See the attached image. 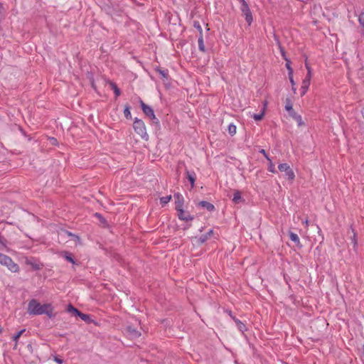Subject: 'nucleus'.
Here are the masks:
<instances>
[{
	"label": "nucleus",
	"instance_id": "obj_1",
	"mask_svg": "<svg viewBox=\"0 0 364 364\" xmlns=\"http://www.w3.org/2000/svg\"><path fill=\"white\" fill-rule=\"evenodd\" d=\"M53 307L50 304H41L37 300L33 299L28 304V313L30 315L46 314L49 318L53 317Z\"/></svg>",
	"mask_w": 364,
	"mask_h": 364
},
{
	"label": "nucleus",
	"instance_id": "obj_2",
	"mask_svg": "<svg viewBox=\"0 0 364 364\" xmlns=\"http://www.w3.org/2000/svg\"><path fill=\"white\" fill-rule=\"evenodd\" d=\"M133 128L134 132L143 139L148 140L149 135L146 132V125L141 119L136 117L134 120Z\"/></svg>",
	"mask_w": 364,
	"mask_h": 364
},
{
	"label": "nucleus",
	"instance_id": "obj_3",
	"mask_svg": "<svg viewBox=\"0 0 364 364\" xmlns=\"http://www.w3.org/2000/svg\"><path fill=\"white\" fill-rule=\"evenodd\" d=\"M139 104L144 114L153 120L154 123L159 124V120L156 117L154 111L152 107L145 104L141 99L139 100Z\"/></svg>",
	"mask_w": 364,
	"mask_h": 364
},
{
	"label": "nucleus",
	"instance_id": "obj_4",
	"mask_svg": "<svg viewBox=\"0 0 364 364\" xmlns=\"http://www.w3.org/2000/svg\"><path fill=\"white\" fill-rule=\"evenodd\" d=\"M278 169L281 172H285V175L289 180L293 181L294 179L295 174H294L293 170L289 166V165H288L287 164H286V163L280 164L278 166Z\"/></svg>",
	"mask_w": 364,
	"mask_h": 364
},
{
	"label": "nucleus",
	"instance_id": "obj_5",
	"mask_svg": "<svg viewBox=\"0 0 364 364\" xmlns=\"http://www.w3.org/2000/svg\"><path fill=\"white\" fill-rule=\"evenodd\" d=\"M240 10L243 14V16L245 17V21L248 23L249 26L251 25L253 18L252 12L249 8V6L247 2H244V4H241Z\"/></svg>",
	"mask_w": 364,
	"mask_h": 364
},
{
	"label": "nucleus",
	"instance_id": "obj_6",
	"mask_svg": "<svg viewBox=\"0 0 364 364\" xmlns=\"http://www.w3.org/2000/svg\"><path fill=\"white\" fill-rule=\"evenodd\" d=\"M125 333L131 339H136L141 336V332L132 326H127L125 328Z\"/></svg>",
	"mask_w": 364,
	"mask_h": 364
},
{
	"label": "nucleus",
	"instance_id": "obj_7",
	"mask_svg": "<svg viewBox=\"0 0 364 364\" xmlns=\"http://www.w3.org/2000/svg\"><path fill=\"white\" fill-rule=\"evenodd\" d=\"M178 217L180 220L184 221H190L193 220V217L188 213H186L183 209L177 210Z\"/></svg>",
	"mask_w": 364,
	"mask_h": 364
},
{
	"label": "nucleus",
	"instance_id": "obj_8",
	"mask_svg": "<svg viewBox=\"0 0 364 364\" xmlns=\"http://www.w3.org/2000/svg\"><path fill=\"white\" fill-rule=\"evenodd\" d=\"M26 264L31 267L33 270H38L42 268L43 265L37 262L33 258H27Z\"/></svg>",
	"mask_w": 364,
	"mask_h": 364
},
{
	"label": "nucleus",
	"instance_id": "obj_9",
	"mask_svg": "<svg viewBox=\"0 0 364 364\" xmlns=\"http://www.w3.org/2000/svg\"><path fill=\"white\" fill-rule=\"evenodd\" d=\"M174 198H176V202H175L176 210H177L183 209V198L181 196V194H180L179 193H175Z\"/></svg>",
	"mask_w": 364,
	"mask_h": 364
},
{
	"label": "nucleus",
	"instance_id": "obj_10",
	"mask_svg": "<svg viewBox=\"0 0 364 364\" xmlns=\"http://www.w3.org/2000/svg\"><path fill=\"white\" fill-rule=\"evenodd\" d=\"M8 267V269L12 272H18L19 271V267L17 264H16L10 257L9 261L7 262V264L5 265Z\"/></svg>",
	"mask_w": 364,
	"mask_h": 364
},
{
	"label": "nucleus",
	"instance_id": "obj_11",
	"mask_svg": "<svg viewBox=\"0 0 364 364\" xmlns=\"http://www.w3.org/2000/svg\"><path fill=\"white\" fill-rule=\"evenodd\" d=\"M198 205L203 208H205L207 210L210 212H212L215 210V206L212 203L205 200L200 201L198 203Z\"/></svg>",
	"mask_w": 364,
	"mask_h": 364
},
{
	"label": "nucleus",
	"instance_id": "obj_12",
	"mask_svg": "<svg viewBox=\"0 0 364 364\" xmlns=\"http://www.w3.org/2000/svg\"><path fill=\"white\" fill-rule=\"evenodd\" d=\"M289 114L298 123L299 126H302L304 124L302 121L301 116L297 114L294 110L289 113Z\"/></svg>",
	"mask_w": 364,
	"mask_h": 364
},
{
	"label": "nucleus",
	"instance_id": "obj_13",
	"mask_svg": "<svg viewBox=\"0 0 364 364\" xmlns=\"http://www.w3.org/2000/svg\"><path fill=\"white\" fill-rule=\"evenodd\" d=\"M186 174L187 179L190 181L191 188L194 187L196 181V173L194 172H190L187 169L186 170Z\"/></svg>",
	"mask_w": 364,
	"mask_h": 364
},
{
	"label": "nucleus",
	"instance_id": "obj_14",
	"mask_svg": "<svg viewBox=\"0 0 364 364\" xmlns=\"http://www.w3.org/2000/svg\"><path fill=\"white\" fill-rule=\"evenodd\" d=\"M61 256L64 257L67 261L70 262L72 264H75V261L73 257V255L67 251H63L60 253Z\"/></svg>",
	"mask_w": 364,
	"mask_h": 364
},
{
	"label": "nucleus",
	"instance_id": "obj_15",
	"mask_svg": "<svg viewBox=\"0 0 364 364\" xmlns=\"http://www.w3.org/2000/svg\"><path fill=\"white\" fill-rule=\"evenodd\" d=\"M213 234V230H209L207 233L204 234V235H202L199 238H198V242L200 243V244H203L205 242H206L210 237V236Z\"/></svg>",
	"mask_w": 364,
	"mask_h": 364
},
{
	"label": "nucleus",
	"instance_id": "obj_16",
	"mask_svg": "<svg viewBox=\"0 0 364 364\" xmlns=\"http://www.w3.org/2000/svg\"><path fill=\"white\" fill-rule=\"evenodd\" d=\"M233 320L235 321L236 326L240 331L244 333L247 331L245 325L242 321L235 317H233Z\"/></svg>",
	"mask_w": 364,
	"mask_h": 364
},
{
	"label": "nucleus",
	"instance_id": "obj_17",
	"mask_svg": "<svg viewBox=\"0 0 364 364\" xmlns=\"http://www.w3.org/2000/svg\"><path fill=\"white\" fill-rule=\"evenodd\" d=\"M232 201L237 204L242 201V198L241 196V193L239 191H235L233 195Z\"/></svg>",
	"mask_w": 364,
	"mask_h": 364
},
{
	"label": "nucleus",
	"instance_id": "obj_18",
	"mask_svg": "<svg viewBox=\"0 0 364 364\" xmlns=\"http://www.w3.org/2000/svg\"><path fill=\"white\" fill-rule=\"evenodd\" d=\"M198 43V49L201 52L205 53V45H204V42H203V35H199Z\"/></svg>",
	"mask_w": 364,
	"mask_h": 364
},
{
	"label": "nucleus",
	"instance_id": "obj_19",
	"mask_svg": "<svg viewBox=\"0 0 364 364\" xmlns=\"http://www.w3.org/2000/svg\"><path fill=\"white\" fill-rule=\"evenodd\" d=\"M285 109L290 113L294 111L293 105L291 100L289 98H287L285 100Z\"/></svg>",
	"mask_w": 364,
	"mask_h": 364
},
{
	"label": "nucleus",
	"instance_id": "obj_20",
	"mask_svg": "<svg viewBox=\"0 0 364 364\" xmlns=\"http://www.w3.org/2000/svg\"><path fill=\"white\" fill-rule=\"evenodd\" d=\"M156 71L158 72L161 75V77L164 80H167L168 79V70H162L160 68H156Z\"/></svg>",
	"mask_w": 364,
	"mask_h": 364
},
{
	"label": "nucleus",
	"instance_id": "obj_21",
	"mask_svg": "<svg viewBox=\"0 0 364 364\" xmlns=\"http://www.w3.org/2000/svg\"><path fill=\"white\" fill-rule=\"evenodd\" d=\"M109 85H110L112 89L114 91V93L115 95V97H119L121 95V91L119 89V87L117 86V85L114 82H110Z\"/></svg>",
	"mask_w": 364,
	"mask_h": 364
},
{
	"label": "nucleus",
	"instance_id": "obj_22",
	"mask_svg": "<svg viewBox=\"0 0 364 364\" xmlns=\"http://www.w3.org/2000/svg\"><path fill=\"white\" fill-rule=\"evenodd\" d=\"M26 331V329L23 328L22 330H21L20 331H18L16 334H15L14 336H13L12 337V339L14 341H15V346H14V348H16V346H17V343H18V338H20V336Z\"/></svg>",
	"mask_w": 364,
	"mask_h": 364
},
{
	"label": "nucleus",
	"instance_id": "obj_23",
	"mask_svg": "<svg viewBox=\"0 0 364 364\" xmlns=\"http://www.w3.org/2000/svg\"><path fill=\"white\" fill-rule=\"evenodd\" d=\"M95 217L98 218L100 223L103 225L104 226H106L107 225V222L106 219L99 213H95Z\"/></svg>",
	"mask_w": 364,
	"mask_h": 364
},
{
	"label": "nucleus",
	"instance_id": "obj_24",
	"mask_svg": "<svg viewBox=\"0 0 364 364\" xmlns=\"http://www.w3.org/2000/svg\"><path fill=\"white\" fill-rule=\"evenodd\" d=\"M9 258L10 257L9 256L0 253V264L5 266L7 264V262L9 261Z\"/></svg>",
	"mask_w": 364,
	"mask_h": 364
},
{
	"label": "nucleus",
	"instance_id": "obj_25",
	"mask_svg": "<svg viewBox=\"0 0 364 364\" xmlns=\"http://www.w3.org/2000/svg\"><path fill=\"white\" fill-rule=\"evenodd\" d=\"M289 237H290L291 240L294 242L297 245H300L299 238L296 233L290 232Z\"/></svg>",
	"mask_w": 364,
	"mask_h": 364
},
{
	"label": "nucleus",
	"instance_id": "obj_26",
	"mask_svg": "<svg viewBox=\"0 0 364 364\" xmlns=\"http://www.w3.org/2000/svg\"><path fill=\"white\" fill-rule=\"evenodd\" d=\"M284 60L286 61V68L288 70V75H291V74H293V69L290 65L291 61L287 57H284Z\"/></svg>",
	"mask_w": 364,
	"mask_h": 364
},
{
	"label": "nucleus",
	"instance_id": "obj_27",
	"mask_svg": "<svg viewBox=\"0 0 364 364\" xmlns=\"http://www.w3.org/2000/svg\"><path fill=\"white\" fill-rule=\"evenodd\" d=\"M236 131H237V127H236V126L234 124H229V126H228V133L231 136L235 135L236 134Z\"/></svg>",
	"mask_w": 364,
	"mask_h": 364
},
{
	"label": "nucleus",
	"instance_id": "obj_28",
	"mask_svg": "<svg viewBox=\"0 0 364 364\" xmlns=\"http://www.w3.org/2000/svg\"><path fill=\"white\" fill-rule=\"evenodd\" d=\"M124 114L127 119L132 118L129 105H125L124 110Z\"/></svg>",
	"mask_w": 364,
	"mask_h": 364
},
{
	"label": "nucleus",
	"instance_id": "obj_29",
	"mask_svg": "<svg viewBox=\"0 0 364 364\" xmlns=\"http://www.w3.org/2000/svg\"><path fill=\"white\" fill-rule=\"evenodd\" d=\"M77 315L84 321H90V316L88 314H83L79 311H77Z\"/></svg>",
	"mask_w": 364,
	"mask_h": 364
},
{
	"label": "nucleus",
	"instance_id": "obj_30",
	"mask_svg": "<svg viewBox=\"0 0 364 364\" xmlns=\"http://www.w3.org/2000/svg\"><path fill=\"white\" fill-rule=\"evenodd\" d=\"M171 199V196H166L160 198V202L162 205L167 204Z\"/></svg>",
	"mask_w": 364,
	"mask_h": 364
},
{
	"label": "nucleus",
	"instance_id": "obj_31",
	"mask_svg": "<svg viewBox=\"0 0 364 364\" xmlns=\"http://www.w3.org/2000/svg\"><path fill=\"white\" fill-rule=\"evenodd\" d=\"M350 230L353 232V235L350 237V240L352 243H353L354 246L357 245V238H356V232H355L354 229L350 227Z\"/></svg>",
	"mask_w": 364,
	"mask_h": 364
},
{
	"label": "nucleus",
	"instance_id": "obj_32",
	"mask_svg": "<svg viewBox=\"0 0 364 364\" xmlns=\"http://www.w3.org/2000/svg\"><path fill=\"white\" fill-rule=\"evenodd\" d=\"M358 21L360 23V24L364 27V9H363V11L360 12V14H359V16H358Z\"/></svg>",
	"mask_w": 364,
	"mask_h": 364
},
{
	"label": "nucleus",
	"instance_id": "obj_33",
	"mask_svg": "<svg viewBox=\"0 0 364 364\" xmlns=\"http://www.w3.org/2000/svg\"><path fill=\"white\" fill-rule=\"evenodd\" d=\"M193 26L199 31L200 35H203V29L198 21H194Z\"/></svg>",
	"mask_w": 364,
	"mask_h": 364
},
{
	"label": "nucleus",
	"instance_id": "obj_34",
	"mask_svg": "<svg viewBox=\"0 0 364 364\" xmlns=\"http://www.w3.org/2000/svg\"><path fill=\"white\" fill-rule=\"evenodd\" d=\"M269 161V166H268V171L269 172H272V173H276L277 171H276L274 165L273 164V163L272 162L271 160Z\"/></svg>",
	"mask_w": 364,
	"mask_h": 364
},
{
	"label": "nucleus",
	"instance_id": "obj_35",
	"mask_svg": "<svg viewBox=\"0 0 364 364\" xmlns=\"http://www.w3.org/2000/svg\"><path fill=\"white\" fill-rule=\"evenodd\" d=\"M264 117V111L262 112V113H259V114H255L253 115V118L256 120V121H260L261 119H262Z\"/></svg>",
	"mask_w": 364,
	"mask_h": 364
},
{
	"label": "nucleus",
	"instance_id": "obj_36",
	"mask_svg": "<svg viewBox=\"0 0 364 364\" xmlns=\"http://www.w3.org/2000/svg\"><path fill=\"white\" fill-rule=\"evenodd\" d=\"M68 311L69 312H72V313H75L76 315L77 314V311H79L78 309H77L76 308H75L73 306H72L71 304H70L68 307Z\"/></svg>",
	"mask_w": 364,
	"mask_h": 364
},
{
	"label": "nucleus",
	"instance_id": "obj_37",
	"mask_svg": "<svg viewBox=\"0 0 364 364\" xmlns=\"http://www.w3.org/2000/svg\"><path fill=\"white\" fill-rule=\"evenodd\" d=\"M308 89H309V87L301 85V96H304L306 94V92H307Z\"/></svg>",
	"mask_w": 364,
	"mask_h": 364
},
{
	"label": "nucleus",
	"instance_id": "obj_38",
	"mask_svg": "<svg viewBox=\"0 0 364 364\" xmlns=\"http://www.w3.org/2000/svg\"><path fill=\"white\" fill-rule=\"evenodd\" d=\"M310 83L311 82L309 81L308 80H303L302 81V86H305V87H309V85H310Z\"/></svg>",
	"mask_w": 364,
	"mask_h": 364
},
{
	"label": "nucleus",
	"instance_id": "obj_39",
	"mask_svg": "<svg viewBox=\"0 0 364 364\" xmlns=\"http://www.w3.org/2000/svg\"><path fill=\"white\" fill-rule=\"evenodd\" d=\"M259 153L262 154L264 155V156L268 160V161H270V159L268 156V154H267V152L265 151L264 149H261L259 151Z\"/></svg>",
	"mask_w": 364,
	"mask_h": 364
},
{
	"label": "nucleus",
	"instance_id": "obj_40",
	"mask_svg": "<svg viewBox=\"0 0 364 364\" xmlns=\"http://www.w3.org/2000/svg\"><path fill=\"white\" fill-rule=\"evenodd\" d=\"M54 360L59 364H62L63 363V360L58 358V356L54 357Z\"/></svg>",
	"mask_w": 364,
	"mask_h": 364
},
{
	"label": "nucleus",
	"instance_id": "obj_41",
	"mask_svg": "<svg viewBox=\"0 0 364 364\" xmlns=\"http://www.w3.org/2000/svg\"><path fill=\"white\" fill-rule=\"evenodd\" d=\"M289 81H290L292 87H294L295 85V82L293 79V74H291V75H289Z\"/></svg>",
	"mask_w": 364,
	"mask_h": 364
},
{
	"label": "nucleus",
	"instance_id": "obj_42",
	"mask_svg": "<svg viewBox=\"0 0 364 364\" xmlns=\"http://www.w3.org/2000/svg\"><path fill=\"white\" fill-rule=\"evenodd\" d=\"M5 9L3 5L0 3V17L2 16L4 14Z\"/></svg>",
	"mask_w": 364,
	"mask_h": 364
},
{
	"label": "nucleus",
	"instance_id": "obj_43",
	"mask_svg": "<svg viewBox=\"0 0 364 364\" xmlns=\"http://www.w3.org/2000/svg\"><path fill=\"white\" fill-rule=\"evenodd\" d=\"M311 72L309 71V72H307L306 76L304 78V80H308L309 81L311 82Z\"/></svg>",
	"mask_w": 364,
	"mask_h": 364
},
{
	"label": "nucleus",
	"instance_id": "obj_44",
	"mask_svg": "<svg viewBox=\"0 0 364 364\" xmlns=\"http://www.w3.org/2000/svg\"><path fill=\"white\" fill-rule=\"evenodd\" d=\"M280 51H281V54H282L283 58L284 59V57H287L286 56V53H285L284 48L282 47H281V46H280Z\"/></svg>",
	"mask_w": 364,
	"mask_h": 364
},
{
	"label": "nucleus",
	"instance_id": "obj_45",
	"mask_svg": "<svg viewBox=\"0 0 364 364\" xmlns=\"http://www.w3.org/2000/svg\"><path fill=\"white\" fill-rule=\"evenodd\" d=\"M306 68L307 72H309V71L311 72V68L307 63H306Z\"/></svg>",
	"mask_w": 364,
	"mask_h": 364
},
{
	"label": "nucleus",
	"instance_id": "obj_46",
	"mask_svg": "<svg viewBox=\"0 0 364 364\" xmlns=\"http://www.w3.org/2000/svg\"><path fill=\"white\" fill-rule=\"evenodd\" d=\"M50 141L52 142V144H55V142L57 141L56 139H55V138H51Z\"/></svg>",
	"mask_w": 364,
	"mask_h": 364
},
{
	"label": "nucleus",
	"instance_id": "obj_47",
	"mask_svg": "<svg viewBox=\"0 0 364 364\" xmlns=\"http://www.w3.org/2000/svg\"><path fill=\"white\" fill-rule=\"evenodd\" d=\"M3 239H4V238H3V237L0 235V243H1V244H3V243H4V242H3Z\"/></svg>",
	"mask_w": 364,
	"mask_h": 364
},
{
	"label": "nucleus",
	"instance_id": "obj_48",
	"mask_svg": "<svg viewBox=\"0 0 364 364\" xmlns=\"http://www.w3.org/2000/svg\"><path fill=\"white\" fill-rule=\"evenodd\" d=\"M241 4H244V2H246L245 0H237Z\"/></svg>",
	"mask_w": 364,
	"mask_h": 364
},
{
	"label": "nucleus",
	"instance_id": "obj_49",
	"mask_svg": "<svg viewBox=\"0 0 364 364\" xmlns=\"http://www.w3.org/2000/svg\"><path fill=\"white\" fill-rule=\"evenodd\" d=\"M292 90H293V92H294V93H296V88L294 87H294H292Z\"/></svg>",
	"mask_w": 364,
	"mask_h": 364
},
{
	"label": "nucleus",
	"instance_id": "obj_50",
	"mask_svg": "<svg viewBox=\"0 0 364 364\" xmlns=\"http://www.w3.org/2000/svg\"><path fill=\"white\" fill-rule=\"evenodd\" d=\"M3 331V328L0 326V333H1Z\"/></svg>",
	"mask_w": 364,
	"mask_h": 364
}]
</instances>
